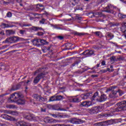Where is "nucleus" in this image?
<instances>
[{"instance_id":"nucleus-64","label":"nucleus","mask_w":126,"mask_h":126,"mask_svg":"<svg viewBox=\"0 0 126 126\" xmlns=\"http://www.w3.org/2000/svg\"><path fill=\"white\" fill-rule=\"evenodd\" d=\"M0 126H7V125L4 124H0Z\"/></svg>"},{"instance_id":"nucleus-26","label":"nucleus","mask_w":126,"mask_h":126,"mask_svg":"<svg viewBox=\"0 0 126 126\" xmlns=\"http://www.w3.org/2000/svg\"><path fill=\"white\" fill-rule=\"evenodd\" d=\"M56 101H61V100H63V99H64V98L63 97V95H56Z\"/></svg>"},{"instance_id":"nucleus-27","label":"nucleus","mask_w":126,"mask_h":126,"mask_svg":"<svg viewBox=\"0 0 126 126\" xmlns=\"http://www.w3.org/2000/svg\"><path fill=\"white\" fill-rule=\"evenodd\" d=\"M74 35L75 36H79V37H81V36H84V35H86V33H80L77 32H74Z\"/></svg>"},{"instance_id":"nucleus-32","label":"nucleus","mask_w":126,"mask_h":126,"mask_svg":"<svg viewBox=\"0 0 126 126\" xmlns=\"http://www.w3.org/2000/svg\"><path fill=\"white\" fill-rule=\"evenodd\" d=\"M21 87V84H18L15 87H14L13 88V90H18V89H19V88H20Z\"/></svg>"},{"instance_id":"nucleus-47","label":"nucleus","mask_w":126,"mask_h":126,"mask_svg":"<svg viewBox=\"0 0 126 126\" xmlns=\"http://www.w3.org/2000/svg\"><path fill=\"white\" fill-rule=\"evenodd\" d=\"M2 112L4 113L5 114H10V110H2Z\"/></svg>"},{"instance_id":"nucleus-31","label":"nucleus","mask_w":126,"mask_h":126,"mask_svg":"<svg viewBox=\"0 0 126 126\" xmlns=\"http://www.w3.org/2000/svg\"><path fill=\"white\" fill-rule=\"evenodd\" d=\"M40 43H41V45H47V44H49V42H47L45 39H40Z\"/></svg>"},{"instance_id":"nucleus-37","label":"nucleus","mask_w":126,"mask_h":126,"mask_svg":"<svg viewBox=\"0 0 126 126\" xmlns=\"http://www.w3.org/2000/svg\"><path fill=\"white\" fill-rule=\"evenodd\" d=\"M124 93H125V92H124V91L118 89V94H119V96H123V95H124Z\"/></svg>"},{"instance_id":"nucleus-21","label":"nucleus","mask_w":126,"mask_h":126,"mask_svg":"<svg viewBox=\"0 0 126 126\" xmlns=\"http://www.w3.org/2000/svg\"><path fill=\"white\" fill-rule=\"evenodd\" d=\"M71 46H72V44L71 43H65V48L64 50H70V48H71Z\"/></svg>"},{"instance_id":"nucleus-45","label":"nucleus","mask_w":126,"mask_h":126,"mask_svg":"<svg viewBox=\"0 0 126 126\" xmlns=\"http://www.w3.org/2000/svg\"><path fill=\"white\" fill-rule=\"evenodd\" d=\"M11 115H13L14 116H16V115H18V113L16 111H10V113Z\"/></svg>"},{"instance_id":"nucleus-20","label":"nucleus","mask_w":126,"mask_h":126,"mask_svg":"<svg viewBox=\"0 0 126 126\" xmlns=\"http://www.w3.org/2000/svg\"><path fill=\"white\" fill-rule=\"evenodd\" d=\"M121 30L123 33H126V23L123 24L121 28Z\"/></svg>"},{"instance_id":"nucleus-52","label":"nucleus","mask_w":126,"mask_h":126,"mask_svg":"<svg viewBox=\"0 0 126 126\" xmlns=\"http://www.w3.org/2000/svg\"><path fill=\"white\" fill-rule=\"evenodd\" d=\"M107 71H109V72H113L114 71V69H110V68H107Z\"/></svg>"},{"instance_id":"nucleus-4","label":"nucleus","mask_w":126,"mask_h":126,"mask_svg":"<svg viewBox=\"0 0 126 126\" xmlns=\"http://www.w3.org/2000/svg\"><path fill=\"white\" fill-rule=\"evenodd\" d=\"M19 41V37L18 36H13V37H10L7 38L5 39L4 43H9V44H12V43H16Z\"/></svg>"},{"instance_id":"nucleus-6","label":"nucleus","mask_w":126,"mask_h":126,"mask_svg":"<svg viewBox=\"0 0 126 126\" xmlns=\"http://www.w3.org/2000/svg\"><path fill=\"white\" fill-rule=\"evenodd\" d=\"M68 123L73 124V125H79L80 124H83V121L81 119H77L75 118H72L70 120H67Z\"/></svg>"},{"instance_id":"nucleus-62","label":"nucleus","mask_w":126,"mask_h":126,"mask_svg":"<svg viewBox=\"0 0 126 126\" xmlns=\"http://www.w3.org/2000/svg\"><path fill=\"white\" fill-rule=\"evenodd\" d=\"M42 49H44L45 51H47V47L46 46H43Z\"/></svg>"},{"instance_id":"nucleus-41","label":"nucleus","mask_w":126,"mask_h":126,"mask_svg":"<svg viewBox=\"0 0 126 126\" xmlns=\"http://www.w3.org/2000/svg\"><path fill=\"white\" fill-rule=\"evenodd\" d=\"M89 17H90L91 18H93V17H94V12H90L89 13Z\"/></svg>"},{"instance_id":"nucleus-14","label":"nucleus","mask_w":126,"mask_h":126,"mask_svg":"<svg viewBox=\"0 0 126 126\" xmlns=\"http://www.w3.org/2000/svg\"><path fill=\"white\" fill-rule=\"evenodd\" d=\"M40 39H35L32 40V44L34 46H37V47H40L41 44H40Z\"/></svg>"},{"instance_id":"nucleus-7","label":"nucleus","mask_w":126,"mask_h":126,"mask_svg":"<svg viewBox=\"0 0 126 126\" xmlns=\"http://www.w3.org/2000/svg\"><path fill=\"white\" fill-rule=\"evenodd\" d=\"M100 107L99 106L94 107L91 109L88 110V112L91 115H93L94 114H97L99 112V109Z\"/></svg>"},{"instance_id":"nucleus-25","label":"nucleus","mask_w":126,"mask_h":126,"mask_svg":"<svg viewBox=\"0 0 126 126\" xmlns=\"http://www.w3.org/2000/svg\"><path fill=\"white\" fill-rule=\"evenodd\" d=\"M81 100L79 98L75 97L72 98V101L71 102H73L74 103H78L80 102Z\"/></svg>"},{"instance_id":"nucleus-10","label":"nucleus","mask_w":126,"mask_h":126,"mask_svg":"<svg viewBox=\"0 0 126 126\" xmlns=\"http://www.w3.org/2000/svg\"><path fill=\"white\" fill-rule=\"evenodd\" d=\"M92 97V93H88L86 94H82L80 95V98L83 100H86V99H89Z\"/></svg>"},{"instance_id":"nucleus-15","label":"nucleus","mask_w":126,"mask_h":126,"mask_svg":"<svg viewBox=\"0 0 126 126\" xmlns=\"http://www.w3.org/2000/svg\"><path fill=\"white\" fill-rule=\"evenodd\" d=\"M24 118L29 121H32V120H33L34 119V116L31 114H28L24 115Z\"/></svg>"},{"instance_id":"nucleus-33","label":"nucleus","mask_w":126,"mask_h":126,"mask_svg":"<svg viewBox=\"0 0 126 126\" xmlns=\"http://www.w3.org/2000/svg\"><path fill=\"white\" fill-rule=\"evenodd\" d=\"M30 30H31L32 31H38V27L33 26L30 28Z\"/></svg>"},{"instance_id":"nucleus-57","label":"nucleus","mask_w":126,"mask_h":126,"mask_svg":"<svg viewBox=\"0 0 126 126\" xmlns=\"http://www.w3.org/2000/svg\"><path fill=\"white\" fill-rule=\"evenodd\" d=\"M101 65H106V61H103L101 62Z\"/></svg>"},{"instance_id":"nucleus-8","label":"nucleus","mask_w":126,"mask_h":126,"mask_svg":"<svg viewBox=\"0 0 126 126\" xmlns=\"http://www.w3.org/2000/svg\"><path fill=\"white\" fill-rule=\"evenodd\" d=\"M113 9H114V6L111 4H108L107 6L104 8V11L108 13H114Z\"/></svg>"},{"instance_id":"nucleus-43","label":"nucleus","mask_w":126,"mask_h":126,"mask_svg":"<svg viewBox=\"0 0 126 126\" xmlns=\"http://www.w3.org/2000/svg\"><path fill=\"white\" fill-rule=\"evenodd\" d=\"M7 17L10 18L12 16V13L11 12H8L6 14Z\"/></svg>"},{"instance_id":"nucleus-17","label":"nucleus","mask_w":126,"mask_h":126,"mask_svg":"<svg viewBox=\"0 0 126 126\" xmlns=\"http://www.w3.org/2000/svg\"><path fill=\"white\" fill-rule=\"evenodd\" d=\"M118 89V87L116 86H113L112 87H110L109 88L107 89L106 90V92H110V91H111L113 92V91H115L116 89Z\"/></svg>"},{"instance_id":"nucleus-61","label":"nucleus","mask_w":126,"mask_h":126,"mask_svg":"<svg viewBox=\"0 0 126 126\" xmlns=\"http://www.w3.org/2000/svg\"><path fill=\"white\" fill-rule=\"evenodd\" d=\"M8 1V2H9V3H11V2H13V1H14V0H6Z\"/></svg>"},{"instance_id":"nucleus-5","label":"nucleus","mask_w":126,"mask_h":126,"mask_svg":"<svg viewBox=\"0 0 126 126\" xmlns=\"http://www.w3.org/2000/svg\"><path fill=\"white\" fill-rule=\"evenodd\" d=\"M32 97L37 102H45V101H47V98L43 97L38 94H33L32 95Z\"/></svg>"},{"instance_id":"nucleus-29","label":"nucleus","mask_w":126,"mask_h":126,"mask_svg":"<svg viewBox=\"0 0 126 126\" xmlns=\"http://www.w3.org/2000/svg\"><path fill=\"white\" fill-rule=\"evenodd\" d=\"M56 101V95L51 96L49 99V102H54Z\"/></svg>"},{"instance_id":"nucleus-30","label":"nucleus","mask_w":126,"mask_h":126,"mask_svg":"<svg viewBox=\"0 0 126 126\" xmlns=\"http://www.w3.org/2000/svg\"><path fill=\"white\" fill-rule=\"evenodd\" d=\"M40 80H41L40 78L36 76L33 80V83H34V84H37V83H38Z\"/></svg>"},{"instance_id":"nucleus-49","label":"nucleus","mask_w":126,"mask_h":126,"mask_svg":"<svg viewBox=\"0 0 126 126\" xmlns=\"http://www.w3.org/2000/svg\"><path fill=\"white\" fill-rule=\"evenodd\" d=\"M21 26L22 27H24L25 26H32V25L30 24H23L22 25H21Z\"/></svg>"},{"instance_id":"nucleus-55","label":"nucleus","mask_w":126,"mask_h":126,"mask_svg":"<svg viewBox=\"0 0 126 126\" xmlns=\"http://www.w3.org/2000/svg\"><path fill=\"white\" fill-rule=\"evenodd\" d=\"M61 126H73L72 125H66V124H61Z\"/></svg>"},{"instance_id":"nucleus-46","label":"nucleus","mask_w":126,"mask_h":126,"mask_svg":"<svg viewBox=\"0 0 126 126\" xmlns=\"http://www.w3.org/2000/svg\"><path fill=\"white\" fill-rule=\"evenodd\" d=\"M40 111H41V112H43V113H46V111H47V109L45 108H44V107H41V108H40Z\"/></svg>"},{"instance_id":"nucleus-13","label":"nucleus","mask_w":126,"mask_h":126,"mask_svg":"<svg viewBox=\"0 0 126 126\" xmlns=\"http://www.w3.org/2000/svg\"><path fill=\"white\" fill-rule=\"evenodd\" d=\"M1 117H2V119H4V120H7L8 121H15V118L4 114H2Z\"/></svg>"},{"instance_id":"nucleus-18","label":"nucleus","mask_w":126,"mask_h":126,"mask_svg":"<svg viewBox=\"0 0 126 126\" xmlns=\"http://www.w3.org/2000/svg\"><path fill=\"white\" fill-rule=\"evenodd\" d=\"M114 35L112 32H108L106 33V37L109 38L110 40H112L114 38Z\"/></svg>"},{"instance_id":"nucleus-34","label":"nucleus","mask_w":126,"mask_h":126,"mask_svg":"<svg viewBox=\"0 0 126 126\" xmlns=\"http://www.w3.org/2000/svg\"><path fill=\"white\" fill-rule=\"evenodd\" d=\"M6 33L7 35H12V34H14V32L13 31L7 30L6 31Z\"/></svg>"},{"instance_id":"nucleus-2","label":"nucleus","mask_w":126,"mask_h":126,"mask_svg":"<svg viewBox=\"0 0 126 126\" xmlns=\"http://www.w3.org/2000/svg\"><path fill=\"white\" fill-rule=\"evenodd\" d=\"M92 100H96L97 102H105L107 99H108V97L107 95L104 94H102L100 96V94H99V92H96L93 95L92 97Z\"/></svg>"},{"instance_id":"nucleus-23","label":"nucleus","mask_w":126,"mask_h":126,"mask_svg":"<svg viewBox=\"0 0 126 126\" xmlns=\"http://www.w3.org/2000/svg\"><path fill=\"white\" fill-rule=\"evenodd\" d=\"M94 34L95 36H97L99 38H102V37H103V34H102V32H94Z\"/></svg>"},{"instance_id":"nucleus-11","label":"nucleus","mask_w":126,"mask_h":126,"mask_svg":"<svg viewBox=\"0 0 126 126\" xmlns=\"http://www.w3.org/2000/svg\"><path fill=\"white\" fill-rule=\"evenodd\" d=\"M15 126H32L31 124L19 121L15 124Z\"/></svg>"},{"instance_id":"nucleus-36","label":"nucleus","mask_w":126,"mask_h":126,"mask_svg":"<svg viewBox=\"0 0 126 126\" xmlns=\"http://www.w3.org/2000/svg\"><path fill=\"white\" fill-rule=\"evenodd\" d=\"M110 59L111 62H117V58H116V56H113Z\"/></svg>"},{"instance_id":"nucleus-54","label":"nucleus","mask_w":126,"mask_h":126,"mask_svg":"<svg viewBox=\"0 0 126 126\" xmlns=\"http://www.w3.org/2000/svg\"><path fill=\"white\" fill-rule=\"evenodd\" d=\"M117 61H124L123 57H118L117 58Z\"/></svg>"},{"instance_id":"nucleus-3","label":"nucleus","mask_w":126,"mask_h":126,"mask_svg":"<svg viewBox=\"0 0 126 126\" xmlns=\"http://www.w3.org/2000/svg\"><path fill=\"white\" fill-rule=\"evenodd\" d=\"M37 77L39 78V79H42V78H44L45 77V75L48 73L47 72H45V69L44 68H39L38 69L36 70L35 71V73H38Z\"/></svg>"},{"instance_id":"nucleus-63","label":"nucleus","mask_w":126,"mask_h":126,"mask_svg":"<svg viewBox=\"0 0 126 126\" xmlns=\"http://www.w3.org/2000/svg\"><path fill=\"white\" fill-rule=\"evenodd\" d=\"M30 102L31 103L32 105L33 104V102H34V100L30 99Z\"/></svg>"},{"instance_id":"nucleus-60","label":"nucleus","mask_w":126,"mask_h":126,"mask_svg":"<svg viewBox=\"0 0 126 126\" xmlns=\"http://www.w3.org/2000/svg\"><path fill=\"white\" fill-rule=\"evenodd\" d=\"M10 108H11L12 109H14V108H15V105H10Z\"/></svg>"},{"instance_id":"nucleus-12","label":"nucleus","mask_w":126,"mask_h":126,"mask_svg":"<svg viewBox=\"0 0 126 126\" xmlns=\"http://www.w3.org/2000/svg\"><path fill=\"white\" fill-rule=\"evenodd\" d=\"M94 54V51L93 50H86L83 53L81 54V55L86 56V58H87V57H91V56Z\"/></svg>"},{"instance_id":"nucleus-59","label":"nucleus","mask_w":126,"mask_h":126,"mask_svg":"<svg viewBox=\"0 0 126 126\" xmlns=\"http://www.w3.org/2000/svg\"><path fill=\"white\" fill-rule=\"evenodd\" d=\"M32 105H35V106H38L39 105V103L35 102V101H33Z\"/></svg>"},{"instance_id":"nucleus-39","label":"nucleus","mask_w":126,"mask_h":126,"mask_svg":"<svg viewBox=\"0 0 126 126\" xmlns=\"http://www.w3.org/2000/svg\"><path fill=\"white\" fill-rule=\"evenodd\" d=\"M102 126H109L110 125V123H109V122L107 121L102 122Z\"/></svg>"},{"instance_id":"nucleus-1","label":"nucleus","mask_w":126,"mask_h":126,"mask_svg":"<svg viewBox=\"0 0 126 126\" xmlns=\"http://www.w3.org/2000/svg\"><path fill=\"white\" fill-rule=\"evenodd\" d=\"M23 95L21 93H14L11 94L10 97L8 98L10 103H17L18 105H24L25 101L20 98H22Z\"/></svg>"},{"instance_id":"nucleus-53","label":"nucleus","mask_w":126,"mask_h":126,"mask_svg":"<svg viewBox=\"0 0 126 126\" xmlns=\"http://www.w3.org/2000/svg\"><path fill=\"white\" fill-rule=\"evenodd\" d=\"M6 24H5L4 23H2L0 25V27H2V28H5V25Z\"/></svg>"},{"instance_id":"nucleus-51","label":"nucleus","mask_w":126,"mask_h":126,"mask_svg":"<svg viewBox=\"0 0 126 126\" xmlns=\"http://www.w3.org/2000/svg\"><path fill=\"white\" fill-rule=\"evenodd\" d=\"M37 34L38 36H43V35H44V32H38Z\"/></svg>"},{"instance_id":"nucleus-48","label":"nucleus","mask_w":126,"mask_h":126,"mask_svg":"<svg viewBox=\"0 0 126 126\" xmlns=\"http://www.w3.org/2000/svg\"><path fill=\"white\" fill-rule=\"evenodd\" d=\"M26 32V31L25 30H20V33L21 35H24V33H25Z\"/></svg>"},{"instance_id":"nucleus-58","label":"nucleus","mask_w":126,"mask_h":126,"mask_svg":"<svg viewBox=\"0 0 126 126\" xmlns=\"http://www.w3.org/2000/svg\"><path fill=\"white\" fill-rule=\"evenodd\" d=\"M0 35H4V31H1L0 32Z\"/></svg>"},{"instance_id":"nucleus-44","label":"nucleus","mask_w":126,"mask_h":126,"mask_svg":"<svg viewBox=\"0 0 126 126\" xmlns=\"http://www.w3.org/2000/svg\"><path fill=\"white\" fill-rule=\"evenodd\" d=\"M95 126H103L102 122H99L94 124Z\"/></svg>"},{"instance_id":"nucleus-16","label":"nucleus","mask_w":126,"mask_h":126,"mask_svg":"<svg viewBox=\"0 0 126 126\" xmlns=\"http://www.w3.org/2000/svg\"><path fill=\"white\" fill-rule=\"evenodd\" d=\"M35 7L37 10H44L45 9V7L42 4H37L36 5Z\"/></svg>"},{"instance_id":"nucleus-24","label":"nucleus","mask_w":126,"mask_h":126,"mask_svg":"<svg viewBox=\"0 0 126 126\" xmlns=\"http://www.w3.org/2000/svg\"><path fill=\"white\" fill-rule=\"evenodd\" d=\"M102 16H104V15L101 12H96L94 13V17H102Z\"/></svg>"},{"instance_id":"nucleus-56","label":"nucleus","mask_w":126,"mask_h":126,"mask_svg":"<svg viewBox=\"0 0 126 126\" xmlns=\"http://www.w3.org/2000/svg\"><path fill=\"white\" fill-rule=\"evenodd\" d=\"M58 39H59V40L63 39V36H58Z\"/></svg>"},{"instance_id":"nucleus-50","label":"nucleus","mask_w":126,"mask_h":126,"mask_svg":"<svg viewBox=\"0 0 126 126\" xmlns=\"http://www.w3.org/2000/svg\"><path fill=\"white\" fill-rule=\"evenodd\" d=\"M2 3L3 4H9V2H8L7 0L4 1V0H2Z\"/></svg>"},{"instance_id":"nucleus-42","label":"nucleus","mask_w":126,"mask_h":126,"mask_svg":"<svg viewBox=\"0 0 126 126\" xmlns=\"http://www.w3.org/2000/svg\"><path fill=\"white\" fill-rule=\"evenodd\" d=\"M51 26H52V27H54V28H55V29H62V28L60 27H58V25H53L51 24Z\"/></svg>"},{"instance_id":"nucleus-22","label":"nucleus","mask_w":126,"mask_h":126,"mask_svg":"<svg viewBox=\"0 0 126 126\" xmlns=\"http://www.w3.org/2000/svg\"><path fill=\"white\" fill-rule=\"evenodd\" d=\"M117 90V91H116ZM119 89H117L116 90H114V91L112 92V95H113L114 97H115L117 98V97H119V95H118L119 92H118Z\"/></svg>"},{"instance_id":"nucleus-38","label":"nucleus","mask_w":126,"mask_h":126,"mask_svg":"<svg viewBox=\"0 0 126 126\" xmlns=\"http://www.w3.org/2000/svg\"><path fill=\"white\" fill-rule=\"evenodd\" d=\"M96 22H106V20L104 18L103 19H97L96 20Z\"/></svg>"},{"instance_id":"nucleus-9","label":"nucleus","mask_w":126,"mask_h":126,"mask_svg":"<svg viewBox=\"0 0 126 126\" xmlns=\"http://www.w3.org/2000/svg\"><path fill=\"white\" fill-rule=\"evenodd\" d=\"M80 107H84V108H88L90 106H92V101H85L81 103L79 105Z\"/></svg>"},{"instance_id":"nucleus-35","label":"nucleus","mask_w":126,"mask_h":126,"mask_svg":"<svg viewBox=\"0 0 126 126\" xmlns=\"http://www.w3.org/2000/svg\"><path fill=\"white\" fill-rule=\"evenodd\" d=\"M118 17L120 18H126V15L124 14H122L121 13H119L118 14Z\"/></svg>"},{"instance_id":"nucleus-19","label":"nucleus","mask_w":126,"mask_h":126,"mask_svg":"<svg viewBox=\"0 0 126 126\" xmlns=\"http://www.w3.org/2000/svg\"><path fill=\"white\" fill-rule=\"evenodd\" d=\"M44 121L45 122H46V123H48L49 124H51L52 123H54V120L50 117H46L45 118Z\"/></svg>"},{"instance_id":"nucleus-28","label":"nucleus","mask_w":126,"mask_h":126,"mask_svg":"<svg viewBox=\"0 0 126 126\" xmlns=\"http://www.w3.org/2000/svg\"><path fill=\"white\" fill-rule=\"evenodd\" d=\"M80 62H81L80 60L75 61L71 64V67H73V66H75V65H78V64L80 63Z\"/></svg>"},{"instance_id":"nucleus-40","label":"nucleus","mask_w":126,"mask_h":126,"mask_svg":"<svg viewBox=\"0 0 126 126\" xmlns=\"http://www.w3.org/2000/svg\"><path fill=\"white\" fill-rule=\"evenodd\" d=\"M45 22H46V19L42 18L39 21V23L40 24H45Z\"/></svg>"}]
</instances>
